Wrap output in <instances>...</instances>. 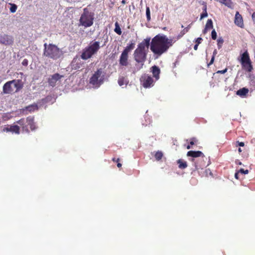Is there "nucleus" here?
Masks as SVG:
<instances>
[{
  "label": "nucleus",
  "mask_w": 255,
  "mask_h": 255,
  "mask_svg": "<svg viewBox=\"0 0 255 255\" xmlns=\"http://www.w3.org/2000/svg\"><path fill=\"white\" fill-rule=\"evenodd\" d=\"M172 39H168L165 35L157 34L151 40L150 49L156 58L166 52L173 44Z\"/></svg>",
  "instance_id": "obj_1"
},
{
  "label": "nucleus",
  "mask_w": 255,
  "mask_h": 255,
  "mask_svg": "<svg viewBox=\"0 0 255 255\" xmlns=\"http://www.w3.org/2000/svg\"><path fill=\"white\" fill-rule=\"evenodd\" d=\"M150 38L144 39L138 44L137 48L134 50L133 58L138 64H135L136 70L133 71V73L140 70L143 67L144 63L146 59L147 51L150 45Z\"/></svg>",
  "instance_id": "obj_2"
},
{
  "label": "nucleus",
  "mask_w": 255,
  "mask_h": 255,
  "mask_svg": "<svg viewBox=\"0 0 255 255\" xmlns=\"http://www.w3.org/2000/svg\"><path fill=\"white\" fill-rule=\"evenodd\" d=\"M83 10L79 20V26L84 28L92 26L94 24L95 19L94 12L88 7L84 8Z\"/></svg>",
  "instance_id": "obj_3"
},
{
  "label": "nucleus",
  "mask_w": 255,
  "mask_h": 255,
  "mask_svg": "<svg viewBox=\"0 0 255 255\" xmlns=\"http://www.w3.org/2000/svg\"><path fill=\"white\" fill-rule=\"evenodd\" d=\"M44 47L43 55L45 57L56 60L60 58L63 55L62 50L54 44H49L47 45L45 43Z\"/></svg>",
  "instance_id": "obj_4"
},
{
  "label": "nucleus",
  "mask_w": 255,
  "mask_h": 255,
  "mask_svg": "<svg viewBox=\"0 0 255 255\" xmlns=\"http://www.w3.org/2000/svg\"><path fill=\"white\" fill-rule=\"evenodd\" d=\"M100 48L99 42L95 41L93 43H91L89 45L83 49L81 58L85 60L91 58L93 55L97 53Z\"/></svg>",
  "instance_id": "obj_5"
},
{
  "label": "nucleus",
  "mask_w": 255,
  "mask_h": 255,
  "mask_svg": "<svg viewBox=\"0 0 255 255\" xmlns=\"http://www.w3.org/2000/svg\"><path fill=\"white\" fill-rule=\"evenodd\" d=\"M105 75L103 69H98L90 78L89 83L95 87H99L104 82Z\"/></svg>",
  "instance_id": "obj_6"
},
{
  "label": "nucleus",
  "mask_w": 255,
  "mask_h": 255,
  "mask_svg": "<svg viewBox=\"0 0 255 255\" xmlns=\"http://www.w3.org/2000/svg\"><path fill=\"white\" fill-rule=\"evenodd\" d=\"M141 85L145 88H149L153 85V79L147 74H143L140 78Z\"/></svg>",
  "instance_id": "obj_7"
},
{
  "label": "nucleus",
  "mask_w": 255,
  "mask_h": 255,
  "mask_svg": "<svg viewBox=\"0 0 255 255\" xmlns=\"http://www.w3.org/2000/svg\"><path fill=\"white\" fill-rule=\"evenodd\" d=\"M3 132H11L19 134L20 133V128L17 125H6L2 129Z\"/></svg>",
  "instance_id": "obj_8"
},
{
  "label": "nucleus",
  "mask_w": 255,
  "mask_h": 255,
  "mask_svg": "<svg viewBox=\"0 0 255 255\" xmlns=\"http://www.w3.org/2000/svg\"><path fill=\"white\" fill-rule=\"evenodd\" d=\"M0 43L5 45H12L13 38L12 36L7 34L0 35Z\"/></svg>",
  "instance_id": "obj_9"
},
{
  "label": "nucleus",
  "mask_w": 255,
  "mask_h": 255,
  "mask_svg": "<svg viewBox=\"0 0 255 255\" xmlns=\"http://www.w3.org/2000/svg\"><path fill=\"white\" fill-rule=\"evenodd\" d=\"M83 63L81 59L77 56H75L72 61L71 65L72 68L74 70H77L81 68L83 66Z\"/></svg>",
  "instance_id": "obj_10"
},
{
  "label": "nucleus",
  "mask_w": 255,
  "mask_h": 255,
  "mask_svg": "<svg viewBox=\"0 0 255 255\" xmlns=\"http://www.w3.org/2000/svg\"><path fill=\"white\" fill-rule=\"evenodd\" d=\"M63 76L58 73H55L52 75L48 80V82L50 86L54 87L56 82Z\"/></svg>",
  "instance_id": "obj_11"
},
{
  "label": "nucleus",
  "mask_w": 255,
  "mask_h": 255,
  "mask_svg": "<svg viewBox=\"0 0 255 255\" xmlns=\"http://www.w3.org/2000/svg\"><path fill=\"white\" fill-rule=\"evenodd\" d=\"M234 23L237 26L240 28L244 27V23L243 17L239 11H237L236 12L234 19Z\"/></svg>",
  "instance_id": "obj_12"
},
{
  "label": "nucleus",
  "mask_w": 255,
  "mask_h": 255,
  "mask_svg": "<svg viewBox=\"0 0 255 255\" xmlns=\"http://www.w3.org/2000/svg\"><path fill=\"white\" fill-rule=\"evenodd\" d=\"M128 54L122 52L119 59V64L122 66H127L128 65Z\"/></svg>",
  "instance_id": "obj_13"
},
{
  "label": "nucleus",
  "mask_w": 255,
  "mask_h": 255,
  "mask_svg": "<svg viewBox=\"0 0 255 255\" xmlns=\"http://www.w3.org/2000/svg\"><path fill=\"white\" fill-rule=\"evenodd\" d=\"M10 82H11L12 85H13V88L14 89L15 92H17L19 91L21 89H22L23 87V82L20 79H15L11 81H10Z\"/></svg>",
  "instance_id": "obj_14"
},
{
  "label": "nucleus",
  "mask_w": 255,
  "mask_h": 255,
  "mask_svg": "<svg viewBox=\"0 0 255 255\" xmlns=\"http://www.w3.org/2000/svg\"><path fill=\"white\" fill-rule=\"evenodd\" d=\"M13 87L12 86L11 82L8 81L6 82L3 86V92L4 94H13L15 93Z\"/></svg>",
  "instance_id": "obj_15"
},
{
  "label": "nucleus",
  "mask_w": 255,
  "mask_h": 255,
  "mask_svg": "<svg viewBox=\"0 0 255 255\" xmlns=\"http://www.w3.org/2000/svg\"><path fill=\"white\" fill-rule=\"evenodd\" d=\"M16 123L21 126L22 130L23 131H25L27 133L29 132V130L27 127L26 119L25 120L24 119L22 118V119H21L20 120L17 121Z\"/></svg>",
  "instance_id": "obj_16"
},
{
  "label": "nucleus",
  "mask_w": 255,
  "mask_h": 255,
  "mask_svg": "<svg viewBox=\"0 0 255 255\" xmlns=\"http://www.w3.org/2000/svg\"><path fill=\"white\" fill-rule=\"evenodd\" d=\"M26 123L27 124V127L29 126V128L31 130H34L36 128L33 117H28L26 118Z\"/></svg>",
  "instance_id": "obj_17"
},
{
  "label": "nucleus",
  "mask_w": 255,
  "mask_h": 255,
  "mask_svg": "<svg viewBox=\"0 0 255 255\" xmlns=\"http://www.w3.org/2000/svg\"><path fill=\"white\" fill-rule=\"evenodd\" d=\"M187 155L192 157H204V154L200 151H189Z\"/></svg>",
  "instance_id": "obj_18"
},
{
  "label": "nucleus",
  "mask_w": 255,
  "mask_h": 255,
  "mask_svg": "<svg viewBox=\"0 0 255 255\" xmlns=\"http://www.w3.org/2000/svg\"><path fill=\"white\" fill-rule=\"evenodd\" d=\"M242 68L246 71L251 72L252 71L253 68L251 61L246 62L245 63H241Z\"/></svg>",
  "instance_id": "obj_19"
},
{
  "label": "nucleus",
  "mask_w": 255,
  "mask_h": 255,
  "mask_svg": "<svg viewBox=\"0 0 255 255\" xmlns=\"http://www.w3.org/2000/svg\"><path fill=\"white\" fill-rule=\"evenodd\" d=\"M151 72L153 74V76L158 80L159 78V74L160 73V70L158 67L154 65L151 67Z\"/></svg>",
  "instance_id": "obj_20"
},
{
  "label": "nucleus",
  "mask_w": 255,
  "mask_h": 255,
  "mask_svg": "<svg viewBox=\"0 0 255 255\" xmlns=\"http://www.w3.org/2000/svg\"><path fill=\"white\" fill-rule=\"evenodd\" d=\"M249 61H251V59L248 51H246L242 55L241 63H245Z\"/></svg>",
  "instance_id": "obj_21"
},
{
  "label": "nucleus",
  "mask_w": 255,
  "mask_h": 255,
  "mask_svg": "<svg viewBox=\"0 0 255 255\" xmlns=\"http://www.w3.org/2000/svg\"><path fill=\"white\" fill-rule=\"evenodd\" d=\"M249 92V90L246 88H243L237 91L236 94L241 97L245 96Z\"/></svg>",
  "instance_id": "obj_22"
},
{
  "label": "nucleus",
  "mask_w": 255,
  "mask_h": 255,
  "mask_svg": "<svg viewBox=\"0 0 255 255\" xmlns=\"http://www.w3.org/2000/svg\"><path fill=\"white\" fill-rule=\"evenodd\" d=\"M177 163L178 164V167L180 169H183L187 167V162L182 159H178L177 160Z\"/></svg>",
  "instance_id": "obj_23"
},
{
  "label": "nucleus",
  "mask_w": 255,
  "mask_h": 255,
  "mask_svg": "<svg viewBox=\"0 0 255 255\" xmlns=\"http://www.w3.org/2000/svg\"><path fill=\"white\" fill-rule=\"evenodd\" d=\"M135 46V43L133 42H131L130 43L128 44L127 47L125 48V49L123 50L124 52L128 53L132 49H134Z\"/></svg>",
  "instance_id": "obj_24"
},
{
  "label": "nucleus",
  "mask_w": 255,
  "mask_h": 255,
  "mask_svg": "<svg viewBox=\"0 0 255 255\" xmlns=\"http://www.w3.org/2000/svg\"><path fill=\"white\" fill-rule=\"evenodd\" d=\"M217 1H218L221 3H223L229 7H231L233 4V3L231 0H215Z\"/></svg>",
  "instance_id": "obj_25"
},
{
  "label": "nucleus",
  "mask_w": 255,
  "mask_h": 255,
  "mask_svg": "<svg viewBox=\"0 0 255 255\" xmlns=\"http://www.w3.org/2000/svg\"><path fill=\"white\" fill-rule=\"evenodd\" d=\"M128 83L127 80L124 77H120L118 79V84L120 86L124 85H127Z\"/></svg>",
  "instance_id": "obj_26"
},
{
  "label": "nucleus",
  "mask_w": 255,
  "mask_h": 255,
  "mask_svg": "<svg viewBox=\"0 0 255 255\" xmlns=\"http://www.w3.org/2000/svg\"><path fill=\"white\" fill-rule=\"evenodd\" d=\"M191 28V24H189L185 27L184 29H183L180 33V34L178 36V39L181 38L186 33L188 32Z\"/></svg>",
  "instance_id": "obj_27"
},
{
  "label": "nucleus",
  "mask_w": 255,
  "mask_h": 255,
  "mask_svg": "<svg viewBox=\"0 0 255 255\" xmlns=\"http://www.w3.org/2000/svg\"><path fill=\"white\" fill-rule=\"evenodd\" d=\"M213 27V22H212V19H208V20L206 22V24L205 28L204 30V33L206 32V29H211V28H212Z\"/></svg>",
  "instance_id": "obj_28"
},
{
  "label": "nucleus",
  "mask_w": 255,
  "mask_h": 255,
  "mask_svg": "<svg viewBox=\"0 0 255 255\" xmlns=\"http://www.w3.org/2000/svg\"><path fill=\"white\" fill-rule=\"evenodd\" d=\"M163 153L161 151H157L154 154V157L157 161L161 160L163 157Z\"/></svg>",
  "instance_id": "obj_29"
},
{
  "label": "nucleus",
  "mask_w": 255,
  "mask_h": 255,
  "mask_svg": "<svg viewBox=\"0 0 255 255\" xmlns=\"http://www.w3.org/2000/svg\"><path fill=\"white\" fill-rule=\"evenodd\" d=\"M115 25V28L114 29L115 32L119 35H121L122 30H121V27L120 26V25H119L118 22H117V21L116 22Z\"/></svg>",
  "instance_id": "obj_30"
},
{
  "label": "nucleus",
  "mask_w": 255,
  "mask_h": 255,
  "mask_svg": "<svg viewBox=\"0 0 255 255\" xmlns=\"http://www.w3.org/2000/svg\"><path fill=\"white\" fill-rule=\"evenodd\" d=\"M26 109L30 112H33L38 109L37 105H31L26 107Z\"/></svg>",
  "instance_id": "obj_31"
},
{
  "label": "nucleus",
  "mask_w": 255,
  "mask_h": 255,
  "mask_svg": "<svg viewBox=\"0 0 255 255\" xmlns=\"http://www.w3.org/2000/svg\"><path fill=\"white\" fill-rule=\"evenodd\" d=\"M208 16V13L207 12V7L206 5L204 6L203 8V12L201 14L200 19H202Z\"/></svg>",
  "instance_id": "obj_32"
},
{
  "label": "nucleus",
  "mask_w": 255,
  "mask_h": 255,
  "mask_svg": "<svg viewBox=\"0 0 255 255\" xmlns=\"http://www.w3.org/2000/svg\"><path fill=\"white\" fill-rule=\"evenodd\" d=\"M146 15L147 18V20L148 21L150 20V8L149 7L147 6L146 7Z\"/></svg>",
  "instance_id": "obj_33"
},
{
  "label": "nucleus",
  "mask_w": 255,
  "mask_h": 255,
  "mask_svg": "<svg viewBox=\"0 0 255 255\" xmlns=\"http://www.w3.org/2000/svg\"><path fill=\"white\" fill-rule=\"evenodd\" d=\"M223 43H224V40L222 37H220L217 40V45H218V49H220L222 47Z\"/></svg>",
  "instance_id": "obj_34"
},
{
  "label": "nucleus",
  "mask_w": 255,
  "mask_h": 255,
  "mask_svg": "<svg viewBox=\"0 0 255 255\" xmlns=\"http://www.w3.org/2000/svg\"><path fill=\"white\" fill-rule=\"evenodd\" d=\"M11 7H10V11L12 13H14L17 9V5L14 3L10 4Z\"/></svg>",
  "instance_id": "obj_35"
},
{
  "label": "nucleus",
  "mask_w": 255,
  "mask_h": 255,
  "mask_svg": "<svg viewBox=\"0 0 255 255\" xmlns=\"http://www.w3.org/2000/svg\"><path fill=\"white\" fill-rule=\"evenodd\" d=\"M211 36H212V38L213 39V40H215L217 38V33L215 31V29H213L212 31V32H211Z\"/></svg>",
  "instance_id": "obj_36"
},
{
  "label": "nucleus",
  "mask_w": 255,
  "mask_h": 255,
  "mask_svg": "<svg viewBox=\"0 0 255 255\" xmlns=\"http://www.w3.org/2000/svg\"><path fill=\"white\" fill-rule=\"evenodd\" d=\"M198 141V140L195 138V137H193V138H192L191 139H190V144L191 145H194L195 144H196Z\"/></svg>",
  "instance_id": "obj_37"
},
{
  "label": "nucleus",
  "mask_w": 255,
  "mask_h": 255,
  "mask_svg": "<svg viewBox=\"0 0 255 255\" xmlns=\"http://www.w3.org/2000/svg\"><path fill=\"white\" fill-rule=\"evenodd\" d=\"M239 172L241 173H242V174H248L249 173V170H247H247H245L243 168H241V169H240L239 170Z\"/></svg>",
  "instance_id": "obj_38"
},
{
  "label": "nucleus",
  "mask_w": 255,
  "mask_h": 255,
  "mask_svg": "<svg viewBox=\"0 0 255 255\" xmlns=\"http://www.w3.org/2000/svg\"><path fill=\"white\" fill-rule=\"evenodd\" d=\"M245 145V143L244 142H240L239 141H236V146H244Z\"/></svg>",
  "instance_id": "obj_39"
},
{
  "label": "nucleus",
  "mask_w": 255,
  "mask_h": 255,
  "mask_svg": "<svg viewBox=\"0 0 255 255\" xmlns=\"http://www.w3.org/2000/svg\"><path fill=\"white\" fill-rule=\"evenodd\" d=\"M202 41V38L201 37H198L196 40V44H198V45L201 43Z\"/></svg>",
  "instance_id": "obj_40"
},
{
  "label": "nucleus",
  "mask_w": 255,
  "mask_h": 255,
  "mask_svg": "<svg viewBox=\"0 0 255 255\" xmlns=\"http://www.w3.org/2000/svg\"><path fill=\"white\" fill-rule=\"evenodd\" d=\"M227 71V69L226 68L223 70H219L217 72V73L224 74Z\"/></svg>",
  "instance_id": "obj_41"
},
{
  "label": "nucleus",
  "mask_w": 255,
  "mask_h": 255,
  "mask_svg": "<svg viewBox=\"0 0 255 255\" xmlns=\"http://www.w3.org/2000/svg\"><path fill=\"white\" fill-rule=\"evenodd\" d=\"M214 59H215V57L214 56H212L211 60H210V62H209V63L208 64V66H209L210 65L212 64L214 61Z\"/></svg>",
  "instance_id": "obj_42"
},
{
  "label": "nucleus",
  "mask_w": 255,
  "mask_h": 255,
  "mask_svg": "<svg viewBox=\"0 0 255 255\" xmlns=\"http://www.w3.org/2000/svg\"><path fill=\"white\" fill-rule=\"evenodd\" d=\"M22 64L24 66H27L28 64V61L27 59H24L22 62Z\"/></svg>",
  "instance_id": "obj_43"
},
{
  "label": "nucleus",
  "mask_w": 255,
  "mask_h": 255,
  "mask_svg": "<svg viewBox=\"0 0 255 255\" xmlns=\"http://www.w3.org/2000/svg\"><path fill=\"white\" fill-rule=\"evenodd\" d=\"M112 161L118 163L120 161V158L116 159V158L114 157L112 158Z\"/></svg>",
  "instance_id": "obj_44"
},
{
  "label": "nucleus",
  "mask_w": 255,
  "mask_h": 255,
  "mask_svg": "<svg viewBox=\"0 0 255 255\" xmlns=\"http://www.w3.org/2000/svg\"><path fill=\"white\" fill-rule=\"evenodd\" d=\"M253 20L254 22H255V12H254L252 15Z\"/></svg>",
  "instance_id": "obj_45"
},
{
  "label": "nucleus",
  "mask_w": 255,
  "mask_h": 255,
  "mask_svg": "<svg viewBox=\"0 0 255 255\" xmlns=\"http://www.w3.org/2000/svg\"><path fill=\"white\" fill-rule=\"evenodd\" d=\"M198 45H198V44H196L194 45V49L195 50H197V49H198Z\"/></svg>",
  "instance_id": "obj_46"
},
{
  "label": "nucleus",
  "mask_w": 255,
  "mask_h": 255,
  "mask_svg": "<svg viewBox=\"0 0 255 255\" xmlns=\"http://www.w3.org/2000/svg\"><path fill=\"white\" fill-rule=\"evenodd\" d=\"M239 171L238 172H236L235 174V177L236 179H239V177H238V174H239Z\"/></svg>",
  "instance_id": "obj_47"
},
{
  "label": "nucleus",
  "mask_w": 255,
  "mask_h": 255,
  "mask_svg": "<svg viewBox=\"0 0 255 255\" xmlns=\"http://www.w3.org/2000/svg\"><path fill=\"white\" fill-rule=\"evenodd\" d=\"M217 50L216 49L214 50V51H213V56H214L215 57V56L217 54Z\"/></svg>",
  "instance_id": "obj_48"
},
{
  "label": "nucleus",
  "mask_w": 255,
  "mask_h": 255,
  "mask_svg": "<svg viewBox=\"0 0 255 255\" xmlns=\"http://www.w3.org/2000/svg\"><path fill=\"white\" fill-rule=\"evenodd\" d=\"M236 163L237 164H238V165H242V163L241 161H240L239 160H237V161H236Z\"/></svg>",
  "instance_id": "obj_49"
},
{
  "label": "nucleus",
  "mask_w": 255,
  "mask_h": 255,
  "mask_svg": "<svg viewBox=\"0 0 255 255\" xmlns=\"http://www.w3.org/2000/svg\"><path fill=\"white\" fill-rule=\"evenodd\" d=\"M122 164H121V163H119V162H118V163H117V166H118V167L120 168V167H122Z\"/></svg>",
  "instance_id": "obj_50"
},
{
  "label": "nucleus",
  "mask_w": 255,
  "mask_h": 255,
  "mask_svg": "<svg viewBox=\"0 0 255 255\" xmlns=\"http://www.w3.org/2000/svg\"><path fill=\"white\" fill-rule=\"evenodd\" d=\"M107 41H108V36H106V40H105L104 44H103V45L102 46H105L106 45V43L107 42Z\"/></svg>",
  "instance_id": "obj_51"
},
{
  "label": "nucleus",
  "mask_w": 255,
  "mask_h": 255,
  "mask_svg": "<svg viewBox=\"0 0 255 255\" xmlns=\"http://www.w3.org/2000/svg\"><path fill=\"white\" fill-rule=\"evenodd\" d=\"M122 3L124 4H125L126 3V1L125 0H123L122 1Z\"/></svg>",
  "instance_id": "obj_52"
},
{
  "label": "nucleus",
  "mask_w": 255,
  "mask_h": 255,
  "mask_svg": "<svg viewBox=\"0 0 255 255\" xmlns=\"http://www.w3.org/2000/svg\"><path fill=\"white\" fill-rule=\"evenodd\" d=\"M191 145H190H190H188L187 146V149H190V148H191Z\"/></svg>",
  "instance_id": "obj_53"
},
{
  "label": "nucleus",
  "mask_w": 255,
  "mask_h": 255,
  "mask_svg": "<svg viewBox=\"0 0 255 255\" xmlns=\"http://www.w3.org/2000/svg\"><path fill=\"white\" fill-rule=\"evenodd\" d=\"M238 151H239V152H242V150L241 149V148H239L238 149Z\"/></svg>",
  "instance_id": "obj_54"
}]
</instances>
